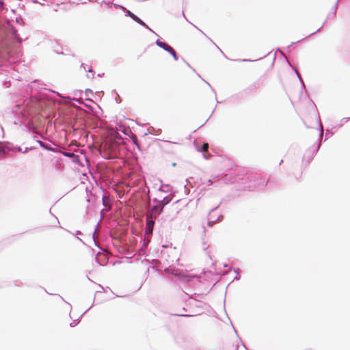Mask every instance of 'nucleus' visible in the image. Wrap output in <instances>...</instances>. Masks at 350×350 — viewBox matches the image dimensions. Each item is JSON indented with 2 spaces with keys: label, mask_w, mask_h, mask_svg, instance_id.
<instances>
[{
  "label": "nucleus",
  "mask_w": 350,
  "mask_h": 350,
  "mask_svg": "<svg viewBox=\"0 0 350 350\" xmlns=\"http://www.w3.org/2000/svg\"><path fill=\"white\" fill-rule=\"evenodd\" d=\"M156 43L159 47L163 49L165 51L172 54L175 60L178 59L175 51L168 44L161 42L159 40H157Z\"/></svg>",
  "instance_id": "3"
},
{
  "label": "nucleus",
  "mask_w": 350,
  "mask_h": 350,
  "mask_svg": "<svg viewBox=\"0 0 350 350\" xmlns=\"http://www.w3.org/2000/svg\"><path fill=\"white\" fill-rule=\"evenodd\" d=\"M44 230L47 232H51L53 230L59 231L60 230V228H59V226L57 224H55V225H53V226L46 225L44 227Z\"/></svg>",
  "instance_id": "5"
},
{
  "label": "nucleus",
  "mask_w": 350,
  "mask_h": 350,
  "mask_svg": "<svg viewBox=\"0 0 350 350\" xmlns=\"http://www.w3.org/2000/svg\"><path fill=\"white\" fill-rule=\"evenodd\" d=\"M154 225V220L146 219V231L149 233L152 232Z\"/></svg>",
  "instance_id": "6"
},
{
  "label": "nucleus",
  "mask_w": 350,
  "mask_h": 350,
  "mask_svg": "<svg viewBox=\"0 0 350 350\" xmlns=\"http://www.w3.org/2000/svg\"><path fill=\"white\" fill-rule=\"evenodd\" d=\"M105 142L103 145V149L108 150L109 154L114 156L118 147V143L111 139H106Z\"/></svg>",
  "instance_id": "2"
},
{
  "label": "nucleus",
  "mask_w": 350,
  "mask_h": 350,
  "mask_svg": "<svg viewBox=\"0 0 350 350\" xmlns=\"http://www.w3.org/2000/svg\"><path fill=\"white\" fill-rule=\"evenodd\" d=\"M159 213V208L157 206L152 207L146 215V219L154 220Z\"/></svg>",
  "instance_id": "4"
},
{
  "label": "nucleus",
  "mask_w": 350,
  "mask_h": 350,
  "mask_svg": "<svg viewBox=\"0 0 350 350\" xmlns=\"http://www.w3.org/2000/svg\"><path fill=\"white\" fill-rule=\"evenodd\" d=\"M208 143H204L202 148H201V151L202 152H207L208 151Z\"/></svg>",
  "instance_id": "8"
},
{
  "label": "nucleus",
  "mask_w": 350,
  "mask_h": 350,
  "mask_svg": "<svg viewBox=\"0 0 350 350\" xmlns=\"http://www.w3.org/2000/svg\"><path fill=\"white\" fill-rule=\"evenodd\" d=\"M60 163L55 157H46L44 159V169L46 172H51L59 170Z\"/></svg>",
  "instance_id": "1"
},
{
  "label": "nucleus",
  "mask_w": 350,
  "mask_h": 350,
  "mask_svg": "<svg viewBox=\"0 0 350 350\" xmlns=\"http://www.w3.org/2000/svg\"><path fill=\"white\" fill-rule=\"evenodd\" d=\"M127 14L129 16H131L133 20L137 21V23L144 25V23L140 18H139L137 16H135L133 13H132L131 11L128 10Z\"/></svg>",
  "instance_id": "7"
},
{
  "label": "nucleus",
  "mask_w": 350,
  "mask_h": 350,
  "mask_svg": "<svg viewBox=\"0 0 350 350\" xmlns=\"http://www.w3.org/2000/svg\"><path fill=\"white\" fill-rule=\"evenodd\" d=\"M5 154V150L3 148L0 147V157L3 156Z\"/></svg>",
  "instance_id": "9"
}]
</instances>
